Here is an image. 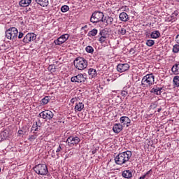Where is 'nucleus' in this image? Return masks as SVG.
<instances>
[{
    "label": "nucleus",
    "instance_id": "obj_1",
    "mask_svg": "<svg viewBox=\"0 0 179 179\" xmlns=\"http://www.w3.org/2000/svg\"><path fill=\"white\" fill-rule=\"evenodd\" d=\"M131 157H132V152L127 150L122 153H119L115 157V162L117 164L122 166V164H125L127 162H129V159H131Z\"/></svg>",
    "mask_w": 179,
    "mask_h": 179
},
{
    "label": "nucleus",
    "instance_id": "obj_2",
    "mask_svg": "<svg viewBox=\"0 0 179 179\" xmlns=\"http://www.w3.org/2000/svg\"><path fill=\"white\" fill-rule=\"evenodd\" d=\"M74 66L78 71H83V69H86L87 68V60L83 57H78L75 59Z\"/></svg>",
    "mask_w": 179,
    "mask_h": 179
},
{
    "label": "nucleus",
    "instance_id": "obj_3",
    "mask_svg": "<svg viewBox=\"0 0 179 179\" xmlns=\"http://www.w3.org/2000/svg\"><path fill=\"white\" fill-rule=\"evenodd\" d=\"M152 85H155V76L153 74H147L141 80V86L143 87H150Z\"/></svg>",
    "mask_w": 179,
    "mask_h": 179
},
{
    "label": "nucleus",
    "instance_id": "obj_4",
    "mask_svg": "<svg viewBox=\"0 0 179 179\" xmlns=\"http://www.w3.org/2000/svg\"><path fill=\"white\" fill-rule=\"evenodd\" d=\"M34 171L39 176H47L48 174V168L45 164H39L34 167Z\"/></svg>",
    "mask_w": 179,
    "mask_h": 179
},
{
    "label": "nucleus",
    "instance_id": "obj_5",
    "mask_svg": "<svg viewBox=\"0 0 179 179\" xmlns=\"http://www.w3.org/2000/svg\"><path fill=\"white\" fill-rule=\"evenodd\" d=\"M92 23H99V22H104V13L101 11L96 10L93 13L90 17Z\"/></svg>",
    "mask_w": 179,
    "mask_h": 179
},
{
    "label": "nucleus",
    "instance_id": "obj_6",
    "mask_svg": "<svg viewBox=\"0 0 179 179\" xmlns=\"http://www.w3.org/2000/svg\"><path fill=\"white\" fill-rule=\"evenodd\" d=\"M17 34H19V31L15 27L10 28L5 32L6 38H8V40H16Z\"/></svg>",
    "mask_w": 179,
    "mask_h": 179
},
{
    "label": "nucleus",
    "instance_id": "obj_7",
    "mask_svg": "<svg viewBox=\"0 0 179 179\" xmlns=\"http://www.w3.org/2000/svg\"><path fill=\"white\" fill-rule=\"evenodd\" d=\"M87 79V75L86 73H79L77 76H73L71 78V82L74 83H83L86 82Z\"/></svg>",
    "mask_w": 179,
    "mask_h": 179
},
{
    "label": "nucleus",
    "instance_id": "obj_8",
    "mask_svg": "<svg viewBox=\"0 0 179 179\" xmlns=\"http://www.w3.org/2000/svg\"><path fill=\"white\" fill-rule=\"evenodd\" d=\"M38 117L48 121L50 120H52L54 113L51 110H44L39 113Z\"/></svg>",
    "mask_w": 179,
    "mask_h": 179
},
{
    "label": "nucleus",
    "instance_id": "obj_9",
    "mask_svg": "<svg viewBox=\"0 0 179 179\" xmlns=\"http://www.w3.org/2000/svg\"><path fill=\"white\" fill-rule=\"evenodd\" d=\"M37 38V35L34 33H28L22 39V43L24 44H29L31 41H34Z\"/></svg>",
    "mask_w": 179,
    "mask_h": 179
},
{
    "label": "nucleus",
    "instance_id": "obj_10",
    "mask_svg": "<svg viewBox=\"0 0 179 179\" xmlns=\"http://www.w3.org/2000/svg\"><path fill=\"white\" fill-rule=\"evenodd\" d=\"M66 142L69 146H75L80 142V138L78 136H71L66 139Z\"/></svg>",
    "mask_w": 179,
    "mask_h": 179
},
{
    "label": "nucleus",
    "instance_id": "obj_11",
    "mask_svg": "<svg viewBox=\"0 0 179 179\" xmlns=\"http://www.w3.org/2000/svg\"><path fill=\"white\" fill-rule=\"evenodd\" d=\"M69 38V34H65L62 35L57 39L55 40L54 43L56 45H61V44H64L66 40Z\"/></svg>",
    "mask_w": 179,
    "mask_h": 179
},
{
    "label": "nucleus",
    "instance_id": "obj_12",
    "mask_svg": "<svg viewBox=\"0 0 179 179\" xmlns=\"http://www.w3.org/2000/svg\"><path fill=\"white\" fill-rule=\"evenodd\" d=\"M128 69H129V64H119L117 66V71L120 73H122V72H127Z\"/></svg>",
    "mask_w": 179,
    "mask_h": 179
},
{
    "label": "nucleus",
    "instance_id": "obj_13",
    "mask_svg": "<svg viewBox=\"0 0 179 179\" xmlns=\"http://www.w3.org/2000/svg\"><path fill=\"white\" fill-rule=\"evenodd\" d=\"M120 121L121 124H123V125H127V127H129V124H131V119L127 116L121 117Z\"/></svg>",
    "mask_w": 179,
    "mask_h": 179
},
{
    "label": "nucleus",
    "instance_id": "obj_14",
    "mask_svg": "<svg viewBox=\"0 0 179 179\" xmlns=\"http://www.w3.org/2000/svg\"><path fill=\"white\" fill-rule=\"evenodd\" d=\"M119 19L121 22H128L129 20V15L125 12H122L119 15Z\"/></svg>",
    "mask_w": 179,
    "mask_h": 179
},
{
    "label": "nucleus",
    "instance_id": "obj_15",
    "mask_svg": "<svg viewBox=\"0 0 179 179\" xmlns=\"http://www.w3.org/2000/svg\"><path fill=\"white\" fill-rule=\"evenodd\" d=\"M122 129H123L122 124L120 123L114 124L113 127V132H115V134H120V132H121Z\"/></svg>",
    "mask_w": 179,
    "mask_h": 179
},
{
    "label": "nucleus",
    "instance_id": "obj_16",
    "mask_svg": "<svg viewBox=\"0 0 179 179\" xmlns=\"http://www.w3.org/2000/svg\"><path fill=\"white\" fill-rule=\"evenodd\" d=\"M103 22H105L107 26H110V24H113V22H114V18L107 15L103 17Z\"/></svg>",
    "mask_w": 179,
    "mask_h": 179
},
{
    "label": "nucleus",
    "instance_id": "obj_17",
    "mask_svg": "<svg viewBox=\"0 0 179 179\" xmlns=\"http://www.w3.org/2000/svg\"><path fill=\"white\" fill-rule=\"evenodd\" d=\"M122 176L124 178H132V171L131 170H126L124 171L122 173Z\"/></svg>",
    "mask_w": 179,
    "mask_h": 179
},
{
    "label": "nucleus",
    "instance_id": "obj_18",
    "mask_svg": "<svg viewBox=\"0 0 179 179\" xmlns=\"http://www.w3.org/2000/svg\"><path fill=\"white\" fill-rule=\"evenodd\" d=\"M88 75L90 78L92 79V78H96V76H97V71L96 69L90 68L88 69Z\"/></svg>",
    "mask_w": 179,
    "mask_h": 179
},
{
    "label": "nucleus",
    "instance_id": "obj_19",
    "mask_svg": "<svg viewBox=\"0 0 179 179\" xmlns=\"http://www.w3.org/2000/svg\"><path fill=\"white\" fill-rule=\"evenodd\" d=\"M35 2L38 3V5H40L41 6H43V8L45 6H48V0H35Z\"/></svg>",
    "mask_w": 179,
    "mask_h": 179
},
{
    "label": "nucleus",
    "instance_id": "obj_20",
    "mask_svg": "<svg viewBox=\"0 0 179 179\" xmlns=\"http://www.w3.org/2000/svg\"><path fill=\"white\" fill-rule=\"evenodd\" d=\"M85 108V105L82 102L76 103L75 111H82Z\"/></svg>",
    "mask_w": 179,
    "mask_h": 179
},
{
    "label": "nucleus",
    "instance_id": "obj_21",
    "mask_svg": "<svg viewBox=\"0 0 179 179\" xmlns=\"http://www.w3.org/2000/svg\"><path fill=\"white\" fill-rule=\"evenodd\" d=\"M171 71L174 75H179V62L173 66Z\"/></svg>",
    "mask_w": 179,
    "mask_h": 179
},
{
    "label": "nucleus",
    "instance_id": "obj_22",
    "mask_svg": "<svg viewBox=\"0 0 179 179\" xmlns=\"http://www.w3.org/2000/svg\"><path fill=\"white\" fill-rule=\"evenodd\" d=\"M8 136H9V131H8V130H4L3 131H1L0 134L1 141H4V139H6Z\"/></svg>",
    "mask_w": 179,
    "mask_h": 179
},
{
    "label": "nucleus",
    "instance_id": "obj_23",
    "mask_svg": "<svg viewBox=\"0 0 179 179\" xmlns=\"http://www.w3.org/2000/svg\"><path fill=\"white\" fill-rule=\"evenodd\" d=\"M31 3V0H21L20 1V6L22 7L29 6Z\"/></svg>",
    "mask_w": 179,
    "mask_h": 179
},
{
    "label": "nucleus",
    "instance_id": "obj_24",
    "mask_svg": "<svg viewBox=\"0 0 179 179\" xmlns=\"http://www.w3.org/2000/svg\"><path fill=\"white\" fill-rule=\"evenodd\" d=\"M159 37H160V31H153L150 34L151 38H159Z\"/></svg>",
    "mask_w": 179,
    "mask_h": 179
},
{
    "label": "nucleus",
    "instance_id": "obj_25",
    "mask_svg": "<svg viewBox=\"0 0 179 179\" xmlns=\"http://www.w3.org/2000/svg\"><path fill=\"white\" fill-rule=\"evenodd\" d=\"M98 32H99V31L97 30V29H93L92 30H91L88 32V36L89 37H94V36H97Z\"/></svg>",
    "mask_w": 179,
    "mask_h": 179
},
{
    "label": "nucleus",
    "instance_id": "obj_26",
    "mask_svg": "<svg viewBox=\"0 0 179 179\" xmlns=\"http://www.w3.org/2000/svg\"><path fill=\"white\" fill-rule=\"evenodd\" d=\"M117 33L119 34H122V36H124L127 34V29L124 27H121V26H120L117 30Z\"/></svg>",
    "mask_w": 179,
    "mask_h": 179
},
{
    "label": "nucleus",
    "instance_id": "obj_27",
    "mask_svg": "<svg viewBox=\"0 0 179 179\" xmlns=\"http://www.w3.org/2000/svg\"><path fill=\"white\" fill-rule=\"evenodd\" d=\"M85 50L88 54H93L94 52V49L90 45L87 46Z\"/></svg>",
    "mask_w": 179,
    "mask_h": 179
},
{
    "label": "nucleus",
    "instance_id": "obj_28",
    "mask_svg": "<svg viewBox=\"0 0 179 179\" xmlns=\"http://www.w3.org/2000/svg\"><path fill=\"white\" fill-rule=\"evenodd\" d=\"M173 82L175 86H176L177 87H179V76H176L173 78Z\"/></svg>",
    "mask_w": 179,
    "mask_h": 179
},
{
    "label": "nucleus",
    "instance_id": "obj_29",
    "mask_svg": "<svg viewBox=\"0 0 179 179\" xmlns=\"http://www.w3.org/2000/svg\"><path fill=\"white\" fill-rule=\"evenodd\" d=\"M145 44L146 45H148V47H153V45H155V41L152 39H148L147 40Z\"/></svg>",
    "mask_w": 179,
    "mask_h": 179
},
{
    "label": "nucleus",
    "instance_id": "obj_30",
    "mask_svg": "<svg viewBox=\"0 0 179 179\" xmlns=\"http://www.w3.org/2000/svg\"><path fill=\"white\" fill-rule=\"evenodd\" d=\"M151 93H153L154 94H157V96H160V90L159 88H152L151 90Z\"/></svg>",
    "mask_w": 179,
    "mask_h": 179
},
{
    "label": "nucleus",
    "instance_id": "obj_31",
    "mask_svg": "<svg viewBox=\"0 0 179 179\" xmlns=\"http://www.w3.org/2000/svg\"><path fill=\"white\" fill-rule=\"evenodd\" d=\"M34 124H36V129H34V131H38V129H40V128H41V125H42L41 121H40V120H38Z\"/></svg>",
    "mask_w": 179,
    "mask_h": 179
},
{
    "label": "nucleus",
    "instance_id": "obj_32",
    "mask_svg": "<svg viewBox=\"0 0 179 179\" xmlns=\"http://www.w3.org/2000/svg\"><path fill=\"white\" fill-rule=\"evenodd\" d=\"M51 100V96H45L42 99L43 104H48V103Z\"/></svg>",
    "mask_w": 179,
    "mask_h": 179
},
{
    "label": "nucleus",
    "instance_id": "obj_33",
    "mask_svg": "<svg viewBox=\"0 0 179 179\" xmlns=\"http://www.w3.org/2000/svg\"><path fill=\"white\" fill-rule=\"evenodd\" d=\"M68 10H69V6H68L66 5L62 6L61 12H62L63 13H65L66 12H68Z\"/></svg>",
    "mask_w": 179,
    "mask_h": 179
},
{
    "label": "nucleus",
    "instance_id": "obj_34",
    "mask_svg": "<svg viewBox=\"0 0 179 179\" xmlns=\"http://www.w3.org/2000/svg\"><path fill=\"white\" fill-rule=\"evenodd\" d=\"M178 52H179V45L176 44L173 47V52H174V54H177Z\"/></svg>",
    "mask_w": 179,
    "mask_h": 179
},
{
    "label": "nucleus",
    "instance_id": "obj_35",
    "mask_svg": "<svg viewBox=\"0 0 179 179\" xmlns=\"http://www.w3.org/2000/svg\"><path fill=\"white\" fill-rule=\"evenodd\" d=\"M36 138H37V136L31 135V136H29V141H30V142H33V141H34L36 139Z\"/></svg>",
    "mask_w": 179,
    "mask_h": 179
},
{
    "label": "nucleus",
    "instance_id": "obj_36",
    "mask_svg": "<svg viewBox=\"0 0 179 179\" xmlns=\"http://www.w3.org/2000/svg\"><path fill=\"white\" fill-rule=\"evenodd\" d=\"M106 38V36H101V37L99 38V42L101 43V44H103V43H105Z\"/></svg>",
    "mask_w": 179,
    "mask_h": 179
},
{
    "label": "nucleus",
    "instance_id": "obj_37",
    "mask_svg": "<svg viewBox=\"0 0 179 179\" xmlns=\"http://www.w3.org/2000/svg\"><path fill=\"white\" fill-rule=\"evenodd\" d=\"M156 107H157V104L156 103H151L150 108H152L153 110H155V108H156Z\"/></svg>",
    "mask_w": 179,
    "mask_h": 179
},
{
    "label": "nucleus",
    "instance_id": "obj_38",
    "mask_svg": "<svg viewBox=\"0 0 179 179\" xmlns=\"http://www.w3.org/2000/svg\"><path fill=\"white\" fill-rule=\"evenodd\" d=\"M61 146H62V145L60 144L59 145V147L57 148V149L56 150V153H59V152H61L62 150V148Z\"/></svg>",
    "mask_w": 179,
    "mask_h": 179
},
{
    "label": "nucleus",
    "instance_id": "obj_39",
    "mask_svg": "<svg viewBox=\"0 0 179 179\" xmlns=\"http://www.w3.org/2000/svg\"><path fill=\"white\" fill-rule=\"evenodd\" d=\"M121 94L122 96H123V97H125L127 94H128V92H127V91L123 90L122 91Z\"/></svg>",
    "mask_w": 179,
    "mask_h": 179
},
{
    "label": "nucleus",
    "instance_id": "obj_40",
    "mask_svg": "<svg viewBox=\"0 0 179 179\" xmlns=\"http://www.w3.org/2000/svg\"><path fill=\"white\" fill-rule=\"evenodd\" d=\"M23 36H24L23 32H19L18 38H23Z\"/></svg>",
    "mask_w": 179,
    "mask_h": 179
},
{
    "label": "nucleus",
    "instance_id": "obj_41",
    "mask_svg": "<svg viewBox=\"0 0 179 179\" xmlns=\"http://www.w3.org/2000/svg\"><path fill=\"white\" fill-rule=\"evenodd\" d=\"M152 174V169L149 170L148 171L146 172L145 174H144V176H145V177H148V176Z\"/></svg>",
    "mask_w": 179,
    "mask_h": 179
},
{
    "label": "nucleus",
    "instance_id": "obj_42",
    "mask_svg": "<svg viewBox=\"0 0 179 179\" xmlns=\"http://www.w3.org/2000/svg\"><path fill=\"white\" fill-rule=\"evenodd\" d=\"M130 54H135V49L134 48H131L129 50Z\"/></svg>",
    "mask_w": 179,
    "mask_h": 179
},
{
    "label": "nucleus",
    "instance_id": "obj_43",
    "mask_svg": "<svg viewBox=\"0 0 179 179\" xmlns=\"http://www.w3.org/2000/svg\"><path fill=\"white\" fill-rule=\"evenodd\" d=\"M176 43H177L178 44H179V34H178V35L176 36Z\"/></svg>",
    "mask_w": 179,
    "mask_h": 179
},
{
    "label": "nucleus",
    "instance_id": "obj_44",
    "mask_svg": "<svg viewBox=\"0 0 179 179\" xmlns=\"http://www.w3.org/2000/svg\"><path fill=\"white\" fill-rule=\"evenodd\" d=\"M158 90H159L160 94L163 92V87H158Z\"/></svg>",
    "mask_w": 179,
    "mask_h": 179
},
{
    "label": "nucleus",
    "instance_id": "obj_45",
    "mask_svg": "<svg viewBox=\"0 0 179 179\" xmlns=\"http://www.w3.org/2000/svg\"><path fill=\"white\" fill-rule=\"evenodd\" d=\"M36 124L34 123L31 127V131H34V129H36Z\"/></svg>",
    "mask_w": 179,
    "mask_h": 179
},
{
    "label": "nucleus",
    "instance_id": "obj_46",
    "mask_svg": "<svg viewBox=\"0 0 179 179\" xmlns=\"http://www.w3.org/2000/svg\"><path fill=\"white\" fill-rule=\"evenodd\" d=\"M18 134L19 135H23V130H19Z\"/></svg>",
    "mask_w": 179,
    "mask_h": 179
},
{
    "label": "nucleus",
    "instance_id": "obj_47",
    "mask_svg": "<svg viewBox=\"0 0 179 179\" xmlns=\"http://www.w3.org/2000/svg\"><path fill=\"white\" fill-rule=\"evenodd\" d=\"M95 153H97V149H94L92 150V155H95Z\"/></svg>",
    "mask_w": 179,
    "mask_h": 179
},
{
    "label": "nucleus",
    "instance_id": "obj_48",
    "mask_svg": "<svg viewBox=\"0 0 179 179\" xmlns=\"http://www.w3.org/2000/svg\"><path fill=\"white\" fill-rule=\"evenodd\" d=\"M74 101H76V98H73V99L71 100V103H73Z\"/></svg>",
    "mask_w": 179,
    "mask_h": 179
},
{
    "label": "nucleus",
    "instance_id": "obj_49",
    "mask_svg": "<svg viewBox=\"0 0 179 179\" xmlns=\"http://www.w3.org/2000/svg\"><path fill=\"white\" fill-rule=\"evenodd\" d=\"M157 111L158 113H160L162 111V108H158Z\"/></svg>",
    "mask_w": 179,
    "mask_h": 179
},
{
    "label": "nucleus",
    "instance_id": "obj_50",
    "mask_svg": "<svg viewBox=\"0 0 179 179\" xmlns=\"http://www.w3.org/2000/svg\"><path fill=\"white\" fill-rule=\"evenodd\" d=\"M86 27H87V25H85L84 27H83V29H85Z\"/></svg>",
    "mask_w": 179,
    "mask_h": 179
},
{
    "label": "nucleus",
    "instance_id": "obj_51",
    "mask_svg": "<svg viewBox=\"0 0 179 179\" xmlns=\"http://www.w3.org/2000/svg\"><path fill=\"white\" fill-rule=\"evenodd\" d=\"M101 36V32H100V34H99Z\"/></svg>",
    "mask_w": 179,
    "mask_h": 179
},
{
    "label": "nucleus",
    "instance_id": "obj_52",
    "mask_svg": "<svg viewBox=\"0 0 179 179\" xmlns=\"http://www.w3.org/2000/svg\"><path fill=\"white\" fill-rule=\"evenodd\" d=\"M0 171H1V169H0Z\"/></svg>",
    "mask_w": 179,
    "mask_h": 179
}]
</instances>
